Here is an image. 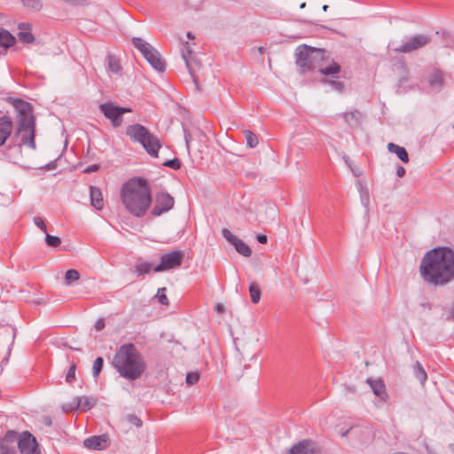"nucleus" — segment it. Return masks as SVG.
I'll return each instance as SVG.
<instances>
[{
    "instance_id": "obj_1",
    "label": "nucleus",
    "mask_w": 454,
    "mask_h": 454,
    "mask_svg": "<svg viewBox=\"0 0 454 454\" xmlns=\"http://www.w3.org/2000/svg\"><path fill=\"white\" fill-rule=\"evenodd\" d=\"M419 271L423 280L435 286H442L454 280V250L438 247L423 256Z\"/></svg>"
},
{
    "instance_id": "obj_2",
    "label": "nucleus",
    "mask_w": 454,
    "mask_h": 454,
    "mask_svg": "<svg viewBox=\"0 0 454 454\" xmlns=\"http://www.w3.org/2000/svg\"><path fill=\"white\" fill-rule=\"evenodd\" d=\"M121 202L126 210L136 217H142L147 212L152 195L145 179L133 177L125 182L121 189Z\"/></svg>"
},
{
    "instance_id": "obj_3",
    "label": "nucleus",
    "mask_w": 454,
    "mask_h": 454,
    "mask_svg": "<svg viewBox=\"0 0 454 454\" xmlns=\"http://www.w3.org/2000/svg\"><path fill=\"white\" fill-rule=\"evenodd\" d=\"M112 364L120 376L129 380H138L146 370V363L133 343L121 345Z\"/></svg>"
},
{
    "instance_id": "obj_4",
    "label": "nucleus",
    "mask_w": 454,
    "mask_h": 454,
    "mask_svg": "<svg viewBox=\"0 0 454 454\" xmlns=\"http://www.w3.org/2000/svg\"><path fill=\"white\" fill-rule=\"evenodd\" d=\"M9 102L17 112L15 136L20 137L21 145L35 150V119L33 114L32 105L20 98H10Z\"/></svg>"
},
{
    "instance_id": "obj_5",
    "label": "nucleus",
    "mask_w": 454,
    "mask_h": 454,
    "mask_svg": "<svg viewBox=\"0 0 454 454\" xmlns=\"http://www.w3.org/2000/svg\"><path fill=\"white\" fill-rule=\"evenodd\" d=\"M132 43L155 70L159 72L165 70L166 65L164 60L161 59L159 51L149 43L140 37H133Z\"/></svg>"
},
{
    "instance_id": "obj_6",
    "label": "nucleus",
    "mask_w": 454,
    "mask_h": 454,
    "mask_svg": "<svg viewBox=\"0 0 454 454\" xmlns=\"http://www.w3.org/2000/svg\"><path fill=\"white\" fill-rule=\"evenodd\" d=\"M322 51L309 46H304L297 52L296 63L303 70L312 71L316 68V62L322 59Z\"/></svg>"
},
{
    "instance_id": "obj_7",
    "label": "nucleus",
    "mask_w": 454,
    "mask_h": 454,
    "mask_svg": "<svg viewBox=\"0 0 454 454\" xmlns=\"http://www.w3.org/2000/svg\"><path fill=\"white\" fill-rule=\"evenodd\" d=\"M184 258V254L183 251L173 249L160 256V263L153 267V272H161L176 269L181 266Z\"/></svg>"
},
{
    "instance_id": "obj_8",
    "label": "nucleus",
    "mask_w": 454,
    "mask_h": 454,
    "mask_svg": "<svg viewBox=\"0 0 454 454\" xmlns=\"http://www.w3.org/2000/svg\"><path fill=\"white\" fill-rule=\"evenodd\" d=\"M99 110L106 118L111 121L114 128H118L122 124V115L124 114L131 112L130 108L119 106L112 102L100 104Z\"/></svg>"
},
{
    "instance_id": "obj_9",
    "label": "nucleus",
    "mask_w": 454,
    "mask_h": 454,
    "mask_svg": "<svg viewBox=\"0 0 454 454\" xmlns=\"http://www.w3.org/2000/svg\"><path fill=\"white\" fill-rule=\"evenodd\" d=\"M431 42L428 35L419 34L410 37L404 43L394 49L398 53H411L427 46Z\"/></svg>"
},
{
    "instance_id": "obj_10",
    "label": "nucleus",
    "mask_w": 454,
    "mask_h": 454,
    "mask_svg": "<svg viewBox=\"0 0 454 454\" xmlns=\"http://www.w3.org/2000/svg\"><path fill=\"white\" fill-rule=\"evenodd\" d=\"M174 203L175 200L170 194L165 192H160L155 195L152 214L154 216H159L169 211L174 207Z\"/></svg>"
},
{
    "instance_id": "obj_11",
    "label": "nucleus",
    "mask_w": 454,
    "mask_h": 454,
    "mask_svg": "<svg viewBox=\"0 0 454 454\" xmlns=\"http://www.w3.org/2000/svg\"><path fill=\"white\" fill-rule=\"evenodd\" d=\"M17 443L21 454H39L36 440L28 432H25Z\"/></svg>"
},
{
    "instance_id": "obj_12",
    "label": "nucleus",
    "mask_w": 454,
    "mask_h": 454,
    "mask_svg": "<svg viewBox=\"0 0 454 454\" xmlns=\"http://www.w3.org/2000/svg\"><path fill=\"white\" fill-rule=\"evenodd\" d=\"M97 403V400L93 397L90 396H82V397H74L73 402L63 406V410L66 412L71 411L73 410H77L81 408L83 411H87L93 408Z\"/></svg>"
},
{
    "instance_id": "obj_13",
    "label": "nucleus",
    "mask_w": 454,
    "mask_h": 454,
    "mask_svg": "<svg viewBox=\"0 0 454 454\" xmlns=\"http://www.w3.org/2000/svg\"><path fill=\"white\" fill-rule=\"evenodd\" d=\"M149 134L150 130L139 123L129 125L126 129V135L130 140L140 145Z\"/></svg>"
},
{
    "instance_id": "obj_14",
    "label": "nucleus",
    "mask_w": 454,
    "mask_h": 454,
    "mask_svg": "<svg viewBox=\"0 0 454 454\" xmlns=\"http://www.w3.org/2000/svg\"><path fill=\"white\" fill-rule=\"evenodd\" d=\"M181 51L189 74H191L193 82H197V77L195 76V67L196 66H199V63L194 59L193 52L188 42L183 44Z\"/></svg>"
},
{
    "instance_id": "obj_15",
    "label": "nucleus",
    "mask_w": 454,
    "mask_h": 454,
    "mask_svg": "<svg viewBox=\"0 0 454 454\" xmlns=\"http://www.w3.org/2000/svg\"><path fill=\"white\" fill-rule=\"evenodd\" d=\"M141 145L150 156L157 158L159 150L161 147V143L157 136L150 132Z\"/></svg>"
},
{
    "instance_id": "obj_16",
    "label": "nucleus",
    "mask_w": 454,
    "mask_h": 454,
    "mask_svg": "<svg viewBox=\"0 0 454 454\" xmlns=\"http://www.w3.org/2000/svg\"><path fill=\"white\" fill-rule=\"evenodd\" d=\"M83 445L90 450H105L108 445V437L106 434L94 435L86 438Z\"/></svg>"
},
{
    "instance_id": "obj_17",
    "label": "nucleus",
    "mask_w": 454,
    "mask_h": 454,
    "mask_svg": "<svg viewBox=\"0 0 454 454\" xmlns=\"http://www.w3.org/2000/svg\"><path fill=\"white\" fill-rule=\"evenodd\" d=\"M288 454H320V452L313 442L301 441L294 445Z\"/></svg>"
},
{
    "instance_id": "obj_18",
    "label": "nucleus",
    "mask_w": 454,
    "mask_h": 454,
    "mask_svg": "<svg viewBox=\"0 0 454 454\" xmlns=\"http://www.w3.org/2000/svg\"><path fill=\"white\" fill-rule=\"evenodd\" d=\"M17 438L14 434H7L0 439V454H16Z\"/></svg>"
},
{
    "instance_id": "obj_19",
    "label": "nucleus",
    "mask_w": 454,
    "mask_h": 454,
    "mask_svg": "<svg viewBox=\"0 0 454 454\" xmlns=\"http://www.w3.org/2000/svg\"><path fill=\"white\" fill-rule=\"evenodd\" d=\"M366 382L369 384L371 388L372 389L374 395L380 400V401H387L388 395L386 391V386L384 384V381L381 379H367Z\"/></svg>"
},
{
    "instance_id": "obj_20",
    "label": "nucleus",
    "mask_w": 454,
    "mask_h": 454,
    "mask_svg": "<svg viewBox=\"0 0 454 454\" xmlns=\"http://www.w3.org/2000/svg\"><path fill=\"white\" fill-rule=\"evenodd\" d=\"M12 131V121L8 116L0 117V146L4 145Z\"/></svg>"
},
{
    "instance_id": "obj_21",
    "label": "nucleus",
    "mask_w": 454,
    "mask_h": 454,
    "mask_svg": "<svg viewBox=\"0 0 454 454\" xmlns=\"http://www.w3.org/2000/svg\"><path fill=\"white\" fill-rule=\"evenodd\" d=\"M20 32L18 33L19 39L25 43H31L35 41V36L31 33L32 27L29 23L21 22L18 25Z\"/></svg>"
},
{
    "instance_id": "obj_22",
    "label": "nucleus",
    "mask_w": 454,
    "mask_h": 454,
    "mask_svg": "<svg viewBox=\"0 0 454 454\" xmlns=\"http://www.w3.org/2000/svg\"><path fill=\"white\" fill-rule=\"evenodd\" d=\"M345 122L350 126H358L363 119V114L358 110L346 112L342 114Z\"/></svg>"
},
{
    "instance_id": "obj_23",
    "label": "nucleus",
    "mask_w": 454,
    "mask_h": 454,
    "mask_svg": "<svg viewBox=\"0 0 454 454\" xmlns=\"http://www.w3.org/2000/svg\"><path fill=\"white\" fill-rule=\"evenodd\" d=\"M90 203L98 210L104 207V200L100 189L90 186Z\"/></svg>"
},
{
    "instance_id": "obj_24",
    "label": "nucleus",
    "mask_w": 454,
    "mask_h": 454,
    "mask_svg": "<svg viewBox=\"0 0 454 454\" xmlns=\"http://www.w3.org/2000/svg\"><path fill=\"white\" fill-rule=\"evenodd\" d=\"M107 71L120 75L121 74V66L119 59L114 54H108L106 57Z\"/></svg>"
},
{
    "instance_id": "obj_25",
    "label": "nucleus",
    "mask_w": 454,
    "mask_h": 454,
    "mask_svg": "<svg viewBox=\"0 0 454 454\" xmlns=\"http://www.w3.org/2000/svg\"><path fill=\"white\" fill-rule=\"evenodd\" d=\"M153 271V264L149 262L143 261L139 259L136 262L133 271L136 272L137 277L149 274L151 271Z\"/></svg>"
},
{
    "instance_id": "obj_26",
    "label": "nucleus",
    "mask_w": 454,
    "mask_h": 454,
    "mask_svg": "<svg viewBox=\"0 0 454 454\" xmlns=\"http://www.w3.org/2000/svg\"><path fill=\"white\" fill-rule=\"evenodd\" d=\"M16 38L6 29L0 28V47L8 49L14 45Z\"/></svg>"
},
{
    "instance_id": "obj_27",
    "label": "nucleus",
    "mask_w": 454,
    "mask_h": 454,
    "mask_svg": "<svg viewBox=\"0 0 454 454\" xmlns=\"http://www.w3.org/2000/svg\"><path fill=\"white\" fill-rule=\"evenodd\" d=\"M387 149L389 152L395 153L396 156L404 163L409 161V155L404 147H402L394 143H388Z\"/></svg>"
},
{
    "instance_id": "obj_28",
    "label": "nucleus",
    "mask_w": 454,
    "mask_h": 454,
    "mask_svg": "<svg viewBox=\"0 0 454 454\" xmlns=\"http://www.w3.org/2000/svg\"><path fill=\"white\" fill-rule=\"evenodd\" d=\"M236 251L245 257H249L252 254L251 248L243 240L238 239L233 245Z\"/></svg>"
},
{
    "instance_id": "obj_29",
    "label": "nucleus",
    "mask_w": 454,
    "mask_h": 454,
    "mask_svg": "<svg viewBox=\"0 0 454 454\" xmlns=\"http://www.w3.org/2000/svg\"><path fill=\"white\" fill-rule=\"evenodd\" d=\"M244 137L246 138V144L250 148H254L258 145V138L255 134H254L251 130L246 129L243 131Z\"/></svg>"
},
{
    "instance_id": "obj_30",
    "label": "nucleus",
    "mask_w": 454,
    "mask_h": 454,
    "mask_svg": "<svg viewBox=\"0 0 454 454\" xmlns=\"http://www.w3.org/2000/svg\"><path fill=\"white\" fill-rule=\"evenodd\" d=\"M249 293H250V297H251L252 302L254 304L258 303L261 299L262 293H261V289H260L259 286L256 283L250 284Z\"/></svg>"
},
{
    "instance_id": "obj_31",
    "label": "nucleus",
    "mask_w": 454,
    "mask_h": 454,
    "mask_svg": "<svg viewBox=\"0 0 454 454\" xmlns=\"http://www.w3.org/2000/svg\"><path fill=\"white\" fill-rule=\"evenodd\" d=\"M359 433L369 434L370 431L367 427H360L358 426H352V427H349L348 429H347L345 431H341L340 434L342 437H345L348 434H350L352 435H357Z\"/></svg>"
},
{
    "instance_id": "obj_32",
    "label": "nucleus",
    "mask_w": 454,
    "mask_h": 454,
    "mask_svg": "<svg viewBox=\"0 0 454 454\" xmlns=\"http://www.w3.org/2000/svg\"><path fill=\"white\" fill-rule=\"evenodd\" d=\"M340 71V67L338 63L333 62L331 65L319 68V72L323 74H335Z\"/></svg>"
},
{
    "instance_id": "obj_33",
    "label": "nucleus",
    "mask_w": 454,
    "mask_h": 454,
    "mask_svg": "<svg viewBox=\"0 0 454 454\" xmlns=\"http://www.w3.org/2000/svg\"><path fill=\"white\" fill-rule=\"evenodd\" d=\"M23 6L35 10V11H40L43 7V0H20Z\"/></svg>"
},
{
    "instance_id": "obj_34",
    "label": "nucleus",
    "mask_w": 454,
    "mask_h": 454,
    "mask_svg": "<svg viewBox=\"0 0 454 454\" xmlns=\"http://www.w3.org/2000/svg\"><path fill=\"white\" fill-rule=\"evenodd\" d=\"M80 278V273L76 270H68L65 274L66 285L70 286Z\"/></svg>"
},
{
    "instance_id": "obj_35",
    "label": "nucleus",
    "mask_w": 454,
    "mask_h": 454,
    "mask_svg": "<svg viewBox=\"0 0 454 454\" xmlns=\"http://www.w3.org/2000/svg\"><path fill=\"white\" fill-rule=\"evenodd\" d=\"M429 83L433 87H441L442 84V74L440 71L434 72L430 78Z\"/></svg>"
},
{
    "instance_id": "obj_36",
    "label": "nucleus",
    "mask_w": 454,
    "mask_h": 454,
    "mask_svg": "<svg viewBox=\"0 0 454 454\" xmlns=\"http://www.w3.org/2000/svg\"><path fill=\"white\" fill-rule=\"evenodd\" d=\"M103 364H104V360L102 357L99 356V357L96 358V360L93 363V366H92V375L94 378H97L99 375V373L102 370Z\"/></svg>"
},
{
    "instance_id": "obj_37",
    "label": "nucleus",
    "mask_w": 454,
    "mask_h": 454,
    "mask_svg": "<svg viewBox=\"0 0 454 454\" xmlns=\"http://www.w3.org/2000/svg\"><path fill=\"white\" fill-rule=\"evenodd\" d=\"M45 234H46L45 242H46L47 246L51 247H57L60 245L61 240L59 237L52 236L48 233H45Z\"/></svg>"
},
{
    "instance_id": "obj_38",
    "label": "nucleus",
    "mask_w": 454,
    "mask_h": 454,
    "mask_svg": "<svg viewBox=\"0 0 454 454\" xmlns=\"http://www.w3.org/2000/svg\"><path fill=\"white\" fill-rule=\"evenodd\" d=\"M416 377L417 379L421 382H425L427 379V375L425 372V370L423 369V367L421 366L420 364H417V371H416Z\"/></svg>"
},
{
    "instance_id": "obj_39",
    "label": "nucleus",
    "mask_w": 454,
    "mask_h": 454,
    "mask_svg": "<svg viewBox=\"0 0 454 454\" xmlns=\"http://www.w3.org/2000/svg\"><path fill=\"white\" fill-rule=\"evenodd\" d=\"M222 234L223 238L232 245H234V243L239 239V238L232 234L228 229H223Z\"/></svg>"
},
{
    "instance_id": "obj_40",
    "label": "nucleus",
    "mask_w": 454,
    "mask_h": 454,
    "mask_svg": "<svg viewBox=\"0 0 454 454\" xmlns=\"http://www.w3.org/2000/svg\"><path fill=\"white\" fill-rule=\"evenodd\" d=\"M165 291H166L165 287L160 288L158 290L157 298H158V301L160 304L168 305V299L167 295L164 294Z\"/></svg>"
},
{
    "instance_id": "obj_41",
    "label": "nucleus",
    "mask_w": 454,
    "mask_h": 454,
    "mask_svg": "<svg viewBox=\"0 0 454 454\" xmlns=\"http://www.w3.org/2000/svg\"><path fill=\"white\" fill-rule=\"evenodd\" d=\"M75 371H76V365H75V364H72L67 375H66V381L67 383H72L75 380Z\"/></svg>"
},
{
    "instance_id": "obj_42",
    "label": "nucleus",
    "mask_w": 454,
    "mask_h": 454,
    "mask_svg": "<svg viewBox=\"0 0 454 454\" xmlns=\"http://www.w3.org/2000/svg\"><path fill=\"white\" fill-rule=\"evenodd\" d=\"M163 165L175 170L179 169L181 168V162L176 158L165 161Z\"/></svg>"
},
{
    "instance_id": "obj_43",
    "label": "nucleus",
    "mask_w": 454,
    "mask_h": 454,
    "mask_svg": "<svg viewBox=\"0 0 454 454\" xmlns=\"http://www.w3.org/2000/svg\"><path fill=\"white\" fill-rule=\"evenodd\" d=\"M200 375L197 372H189L186 375V383L188 385H194L198 382Z\"/></svg>"
},
{
    "instance_id": "obj_44",
    "label": "nucleus",
    "mask_w": 454,
    "mask_h": 454,
    "mask_svg": "<svg viewBox=\"0 0 454 454\" xmlns=\"http://www.w3.org/2000/svg\"><path fill=\"white\" fill-rule=\"evenodd\" d=\"M34 223L44 233H47L46 224L43 219L40 216L34 217Z\"/></svg>"
},
{
    "instance_id": "obj_45",
    "label": "nucleus",
    "mask_w": 454,
    "mask_h": 454,
    "mask_svg": "<svg viewBox=\"0 0 454 454\" xmlns=\"http://www.w3.org/2000/svg\"><path fill=\"white\" fill-rule=\"evenodd\" d=\"M127 419L129 423L135 425L137 427H142V420L134 414L128 415Z\"/></svg>"
},
{
    "instance_id": "obj_46",
    "label": "nucleus",
    "mask_w": 454,
    "mask_h": 454,
    "mask_svg": "<svg viewBox=\"0 0 454 454\" xmlns=\"http://www.w3.org/2000/svg\"><path fill=\"white\" fill-rule=\"evenodd\" d=\"M331 84L338 91H342L344 89V85L341 82L333 81V82H331Z\"/></svg>"
},
{
    "instance_id": "obj_47",
    "label": "nucleus",
    "mask_w": 454,
    "mask_h": 454,
    "mask_svg": "<svg viewBox=\"0 0 454 454\" xmlns=\"http://www.w3.org/2000/svg\"><path fill=\"white\" fill-rule=\"evenodd\" d=\"M184 130V139H185L186 146L189 149L190 143L192 141V136L185 129Z\"/></svg>"
},
{
    "instance_id": "obj_48",
    "label": "nucleus",
    "mask_w": 454,
    "mask_h": 454,
    "mask_svg": "<svg viewBox=\"0 0 454 454\" xmlns=\"http://www.w3.org/2000/svg\"><path fill=\"white\" fill-rule=\"evenodd\" d=\"M105 327V322L103 319H98L97 322H96V325H95V328L97 331H101L103 330Z\"/></svg>"
},
{
    "instance_id": "obj_49",
    "label": "nucleus",
    "mask_w": 454,
    "mask_h": 454,
    "mask_svg": "<svg viewBox=\"0 0 454 454\" xmlns=\"http://www.w3.org/2000/svg\"><path fill=\"white\" fill-rule=\"evenodd\" d=\"M256 239H257L258 242L261 244H266L267 240H268L267 236L264 234H258Z\"/></svg>"
},
{
    "instance_id": "obj_50",
    "label": "nucleus",
    "mask_w": 454,
    "mask_h": 454,
    "mask_svg": "<svg viewBox=\"0 0 454 454\" xmlns=\"http://www.w3.org/2000/svg\"><path fill=\"white\" fill-rule=\"evenodd\" d=\"M98 168H99L98 165L93 164V165L89 166L85 169V172L86 173H91V172L97 171Z\"/></svg>"
},
{
    "instance_id": "obj_51",
    "label": "nucleus",
    "mask_w": 454,
    "mask_h": 454,
    "mask_svg": "<svg viewBox=\"0 0 454 454\" xmlns=\"http://www.w3.org/2000/svg\"><path fill=\"white\" fill-rule=\"evenodd\" d=\"M396 175L399 177H403L405 175V168L402 166H399L396 169Z\"/></svg>"
},
{
    "instance_id": "obj_52",
    "label": "nucleus",
    "mask_w": 454,
    "mask_h": 454,
    "mask_svg": "<svg viewBox=\"0 0 454 454\" xmlns=\"http://www.w3.org/2000/svg\"><path fill=\"white\" fill-rule=\"evenodd\" d=\"M67 3H71L72 4L81 5L85 3V0H65Z\"/></svg>"
},
{
    "instance_id": "obj_53",
    "label": "nucleus",
    "mask_w": 454,
    "mask_h": 454,
    "mask_svg": "<svg viewBox=\"0 0 454 454\" xmlns=\"http://www.w3.org/2000/svg\"><path fill=\"white\" fill-rule=\"evenodd\" d=\"M55 168H56L55 161H51L45 166V169H47V170H51V169H54Z\"/></svg>"
},
{
    "instance_id": "obj_54",
    "label": "nucleus",
    "mask_w": 454,
    "mask_h": 454,
    "mask_svg": "<svg viewBox=\"0 0 454 454\" xmlns=\"http://www.w3.org/2000/svg\"><path fill=\"white\" fill-rule=\"evenodd\" d=\"M351 170H352V172L354 173V175H355L356 176H359L361 175V172H360V171H358V170H355V169H353V168H351Z\"/></svg>"
},
{
    "instance_id": "obj_55",
    "label": "nucleus",
    "mask_w": 454,
    "mask_h": 454,
    "mask_svg": "<svg viewBox=\"0 0 454 454\" xmlns=\"http://www.w3.org/2000/svg\"><path fill=\"white\" fill-rule=\"evenodd\" d=\"M216 310H217V311H219V312H222V311H223V306H222V305H220V304H218V305L216 306Z\"/></svg>"
},
{
    "instance_id": "obj_56",
    "label": "nucleus",
    "mask_w": 454,
    "mask_h": 454,
    "mask_svg": "<svg viewBox=\"0 0 454 454\" xmlns=\"http://www.w3.org/2000/svg\"><path fill=\"white\" fill-rule=\"evenodd\" d=\"M186 35L189 39H194V36L192 35V34L191 32H188Z\"/></svg>"
},
{
    "instance_id": "obj_57",
    "label": "nucleus",
    "mask_w": 454,
    "mask_h": 454,
    "mask_svg": "<svg viewBox=\"0 0 454 454\" xmlns=\"http://www.w3.org/2000/svg\"><path fill=\"white\" fill-rule=\"evenodd\" d=\"M258 51H259V52H260L261 54H262V53L264 52V51H265V50H264V48H263V47H262V46H261V47H259V48H258Z\"/></svg>"
},
{
    "instance_id": "obj_58",
    "label": "nucleus",
    "mask_w": 454,
    "mask_h": 454,
    "mask_svg": "<svg viewBox=\"0 0 454 454\" xmlns=\"http://www.w3.org/2000/svg\"><path fill=\"white\" fill-rule=\"evenodd\" d=\"M328 8H329V6L327 4H325V5H323L322 9L324 12H326Z\"/></svg>"
},
{
    "instance_id": "obj_59",
    "label": "nucleus",
    "mask_w": 454,
    "mask_h": 454,
    "mask_svg": "<svg viewBox=\"0 0 454 454\" xmlns=\"http://www.w3.org/2000/svg\"><path fill=\"white\" fill-rule=\"evenodd\" d=\"M305 6H306V4H305V3H302V4H301L300 8H301V9H303Z\"/></svg>"
},
{
    "instance_id": "obj_60",
    "label": "nucleus",
    "mask_w": 454,
    "mask_h": 454,
    "mask_svg": "<svg viewBox=\"0 0 454 454\" xmlns=\"http://www.w3.org/2000/svg\"><path fill=\"white\" fill-rule=\"evenodd\" d=\"M46 423H47V425H51V420L50 419L46 420Z\"/></svg>"
},
{
    "instance_id": "obj_61",
    "label": "nucleus",
    "mask_w": 454,
    "mask_h": 454,
    "mask_svg": "<svg viewBox=\"0 0 454 454\" xmlns=\"http://www.w3.org/2000/svg\"><path fill=\"white\" fill-rule=\"evenodd\" d=\"M451 316H452V317H454V308H453V310L451 312Z\"/></svg>"
},
{
    "instance_id": "obj_62",
    "label": "nucleus",
    "mask_w": 454,
    "mask_h": 454,
    "mask_svg": "<svg viewBox=\"0 0 454 454\" xmlns=\"http://www.w3.org/2000/svg\"><path fill=\"white\" fill-rule=\"evenodd\" d=\"M345 162L348 163V158L345 159Z\"/></svg>"
},
{
    "instance_id": "obj_63",
    "label": "nucleus",
    "mask_w": 454,
    "mask_h": 454,
    "mask_svg": "<svg viewBox=\"0 0 454 454\" xmlns=\"http://www.w3.org/2000/svg\"><path fill=\"white\" fill-rule=\"evenodd\" d=\"M450 447H451V450H454V447H452V444H450Z\"/></svg>"
},
{
    "instance_id": "obj_64",
    "label": "nucleus",
    "mask_w": 454,
    "mask_h": 454,
    "mask_svg": "<svg viewBox=\"0 0 454 454\" xmlns=\"http://www.w3.org/2000/svg\"><path fill=\"white\" fill-rule=\"evenodd\" d=\"M450 447H451V450H454V447H452V444H450Z\"/></svg>"
}]
</instances>
